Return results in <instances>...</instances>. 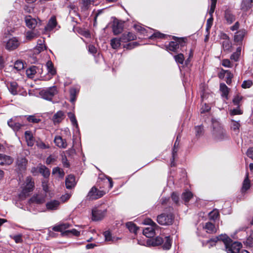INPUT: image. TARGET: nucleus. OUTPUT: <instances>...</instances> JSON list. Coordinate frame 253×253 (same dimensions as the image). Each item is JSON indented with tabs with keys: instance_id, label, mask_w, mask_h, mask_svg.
Here are the masks:
<instances>
[{
	"instance_id": "nucleus-18",
	"label": "nucleus",
	"mask_w": 253,
	"mask_h": 253,
	"mask_svg": "<svg viewBox=\"0 0 253 253\" xmlns=\"http://www.w3.org/2000/svg\"><path fill=\"white\" fill-rule=\"evenodd\" d=\"M253 5V0H242L240 8L244 11H248Z\"/></svg>"
},
{
	"instance_id": "nucleus-34",
	"label": "nucleus",
	"mask_w": 253,
	"mask_h": 253,
	"mask_svg": "<svg viewBox=\"0 0 253 253\" xmlns=\"http://www.w3.org/2000/svg\"><path fill=\"white\" fill-rule=\"evenodd\" d=\"M122 43V42L120 39L117 38L112 39L110 41V44L112 47L115 49L119 48Z\"/></svg>"
},
{
	"instance_id": "nucleus-59",
	"label": "nucleus",
	"mask_w": 253,
	"mask_h": 253,
	"mask_svg": "<svg viewBox=\"0 0 253 253\" xmlns=\"http://www.w3.org/2000/svg\"><path fill=\"white\" fill-rule=\"evenodd\" d=\"M253 85V82L251 80H248L244 81L242 84V87L243 88H248L252 86Z\"/></svg>"
},
{
	"instance_id": "nucleus-19",
	"label": "nucleus",
	"mask_w": 253,
	"mask_h": 253,
	"mask_svg": "<svg viewBox=\"0 0 253 253\" xmlns=\"http://www.w3.org/2000/svg\"><path fill=\"white\" fill-rule=\"evenodd\" d=\"M76 184L75 177L73 175H69L65 180V185L67 189H71Z\"/></svg>"
},
{
	"instance_id": "nucleus-20",
	"label": "nucleus",
	"mask_w": 253,
	"mask_h": 253,
	"mask_svg": "<svg viewBox=\"0 0 253 253\" xmlns=\"http://www.w3.org/2000/svg\"><path fill=\"white\" fill-rule=\"evenodd\" d=\"M59 205L60 202L58 200H51L46 204V207L49 211H54L57 210Z\"/></svg>"
},
{
	"instance_id": "nucleus-8",
	"label": "nucleus",
	"mask_w": 253,
	"mask_h": 253,
	"mask_svg": "<svg viewBox=\"0 0 253 253\" xmlns=\"http://www.w3.org/2000/svg\"><path fill=\"white\" fill-rule=\"evenodd\" d=\"M106 212V210L101 208H94L92 210V219L94 221L102 219Z\"/></svg>"
},
{
	"instance_id": "nucleus-28",
	"label": "nucleus",
	"mask_w": 253,
	"mask_h": 253,
	"mask_svg": "<svg viewBox=\"0 0 253 253\" xmlns=\"http://www.w3.org/2000/svg\"><path fill=\"white\" fill-rule=\"evenodd\" d=\"M113 32L115 35L121 33L123 31L122 24L118 22H114L113 25Z\"/></svg>"
},
{
	"instance_id": "nucleus-54",
	"label": "nucleus",
	"mask_w": 253,
	"mask_h": 253,
	"mask_svg": "<svg viewBox=\"0 0 253 253\" xmlns=\"http://www.w3.org/2000/svg\"><path fill=\"white\" fill-rule=\"evenodd\" d=\"M228 87L224 84H220V90L222 92V95L227 96L228 94Z\"/></svg>"
},
{
	"instance_id": "nucleus-63",
	"label": "nucleus",
	"mask_w": 253,
	"mask_h": 253,
	"mask_svg": "<svg viewBox=\"0 0 253 253\" xmlns=\"http://www.w3.org/2000/svg\"><path fill=\"white\" fill-rule=\"evenodd\" d=\"M103 9L98 10L96 12H93L94 25L96 23L97 17L103 13Z\"/></svg>"
},
{
	"instance_id": "nucleus-4",
	"label": "nucleus",
	"mask_w": 253,
	"mask_h": 253,
	"mask_svg": "<svg viewBox=\"0 0 253 253\" xmlns=\"http://www.w3.org/2000/svg\"><path fill=\"white\" fill-rule=\"evenodd\" d=\"M24 185L22 191L19 195V198L21 200L24 199L29 195V193L33 191L34 187V182L31 176H28Z\"/></svg>"
},
{
	"instance_id": "nucleus-41",
	"label": "nucleus",
	"mask_w": 253,
	"mask_h": 253,
	"mask_svg": "<svg viewBox=\"0 0 253 253\" xmlns=\"http://www.w3.org/2000/svg\"><path fill=\"white\" fill-rule=\"evenodd\" d=\"M240 127V124L239 121H236L233 120H231V128L235 132H239V130Z\"/></svg>"
},
{
	"instance_id": "nucleus-58",
	"label": "nucleus",
	"mask_w": 253,
	"mask_h": 253,
	"mask_svg": "<svg viewBox=\"0 0 253 253\" xmlns=\"http://www.w3.org/2000/svg\"><path fill=\"white\" fill-rule=\"evenodd\" d=\"M133 27L135 30L140 32L142 34H145L146 30L140 24H134Z\"/></svg>"
},
{
	"instance_id": "nucleus-6",
	"label": "nucleus",
	"mask_w": 253,
	"mask_h": 253,
	"mask_svg": "<svg viewBox=\"0 0 253 253\" xmlns=\"http://www.w3.org/2000/svg\"><path fill=\"white\" fill-rule=\"evenodd\" d=\"M19 119L17 117H15L7 121L8 126L15 132L19 130L24 126V124L20 123Z\"/></svg>"
},
{
	"instance_id": "nucleus-10",
	"label": "nucleus",
	"mask_w": 253,
	"mask_h": 253,
	"mask_svg": "<svg viewBox=\"0 0 253 253\" xmlns=\"http://www.w3.org/2000/svg\"><path fill=\"white\" fill-rule=\"evenodd\" d=\"M25 21L27 27L31 29H35L38 24H40V20L39 19L34 18L30 15L25 17Z\"/></svg>"
},
{
	"instance_id": "nucleus-64",
	"label": "nucleus",
	"mask_w": 253,
	"mask_h": 253,
	"mask_svg": "<svg viewBox=\"0 0 253 253\" xmlns=\"http://www.w3.org/2000/svg\"><path fill=\"white\" fill-rule=\"evenodd\" d=\"M242 96H241L240 95L236 96L233 100V102L234 104L235 105L239 106V104L240 102L241 101V100H242Z\"/></svg>"
},
{
	"instance_id": "nucleus-7",
	"label": "nucleus",
	"mask_w": 253,
	"mask_h": 253,
	"mask_svg": "<svg viewBox=\"0 0 253 253\" xmlns=\"http://www.w3.org/2000/svg\"><path fill=\"white\" fill-rule=\"evenodd\" d=\"M105 194L103 190H99L96 187H93L89 191L87 198L89 200H96L102 197Z\"/></svg>"
},
{
	"instance_id": "nucleus-35",
	"label": "nucleus",
	"mask_w": 253,
	"mask_h": 253,
	"mask_svg": "<svg viewBox=\"0 0 253 253\" xmlns=\"http://www.w3.org/2000/svg\"><path fill=\"white\" fill-rule=\"evenodd\" d=\"M57 23L55 17H51L48 21L45 29L48 31L52 30L56 26Z\"/></svg>"
},
{
	"instance_id": "nucleus-43",
	"label": "nucleus",
	"mask_w": 253,
	"mask_h": 253,
	"mask_svg": "<svg viewBox=\"0 0 253 253\" xmlns=\"http://www.w3.org/2000/svg\"><path fill=\"white\" fill-rule=\"evenodd\" d=\"M164 242L163 249L165 250L169 249L171 246V241L169 237H165L164 239Z\"/></svg>"
},
{
	"instance_id": "nucleus-21",
	"label": "nucleus",
	"mask_w": 253,
	"mask_h": 253,
	"mask_svg": "<svg viewBox=\"0 0 253 253\" xmlns=\"http://www.w3.org/2000/svg\"><path fill=\"white\" fill-rule=\"evenodd\" d=\"M7 86L9 91L12 94L16 95L18 93V91L19 90V87L16 82H10L7 84Z\"/></svg>"
},
{
	"instance_id": "nucleus-9",
	"label": "nucleus",
	"mask_w": 253,
	"mask_h": 253,
	"mask_svg": "<svg viewBox=\"0 0 253 253\" xmlns=\"http://www.w3.org/2000/svg\"><path fill=\"white\" fill-rule=\"evenodd\" d=\"M56 87L54 86L49 87L48 89L42 90L41 92V95L44 99L51 100L52 97L56 94Z\"/></svg>"
},
{
	"instance_id": "nucleus-44",
	"label": "nucleus",
	"mask_w": 253,
	"mask_h": 253,
	"mask_svg": "<svg viewBox=\"0 0 253 253\" xmlns=\"http://www.w3.org/2000/svg\"><path fill=\"white\" fill-rule=\"evenodd\" d=\"M44 42V41L43 39L38 40L36 49L38 50L39 52L46 49V46L43 44Z\"/></svg>"
},
{
	"instance_id": "nucleus-3",
	"label": "nucleus",
	"mask_w": 253,
	"mask_h": 253,
	"mask_svg": "<svg viewBox=\"0 0 253 253\" xmlns=\"http://www.w3.org/2000/svg\"><path fill=\"white\" fill-rule=\"evenodd\" d=\"M144 224L149 225V226L143 229V234L147 238L153 237L155 235L156 230H158L159 226L150 218L146 219L144 221Z\"/></svg>"
},
{
	"instance_id": "nucleus-45",
	"label": "nucleus",
	"mask_w": 253,
	"mask_h": 253,
	"mask_svg": "<svg viewBox=\"0 0 253 253\" xmlns=\"http://www.w3.org/2000/svg\"><path fill=\"white\" fill-rule=\"evenodd\" d=\"M27 120L29 123H32L33 124H37L41 121V119L39 117L35 115H31L28 116Z\"/></svg>"
},
{
	"instance_id": "nucleus-49",
	"label": "nucleus",
	"mask_w": 253,
	"mask_h": 253,
	"mask_svg": "<svg viewBox=\"0 0 253 253\" xmlns=\"http://www.w3.org/2000/svg\"><path fill=\"white\" fill-rule=\"evenodd\" d=\"M80 233L79 231H77L76 229H73L72 230H66L62 233L63 236H68L70 234H73L76 236H79Z\"/></svg>"
},
{
	"instance_id": "nucleus-56",
	"label": "nucleus",
	"mask_w": 253,
	"mask_h": 253,
	"mask_svg": "<svg viewBox=\"0 0 253 253\" xmlns=\"http://www.w3.org/2000/svg\"><path fill=\"white\" fill-rule=\"evenodd\" d=\"M52 173L58 174V176L61 177H63L64 175V172L63 170L58 167L55 168L53 169Z\"/></svg>"
},
{
	"instance_id": "nucleus-37",
	"label": "nucleus",
	"mask_w": 253,
	"mask_h": 253,
	"mask_svg": "<svg viewBox=\"0 0 253 253\" xmlns=\"http://www.w3.org/2000/svg\"><path fill=\"white\" fill-rule=\"evenodd\" d=\"M79 89L78 88L72 87L70 90V101L74 103L76 100V96L78 93Z\"/></svg>"
},
{
	"instance_id": "nucleus-51",
	"label": "nucleus",
	"mask_w": 253,
	"mask_h": 253,
	"mask_svg": "<svg viewBox=\"0 0 253 253\" xmlns=\"http://www.w3.org/2000/svg\"><path fill=\"white\" fill-rule=\"evenodd\" d=\"M178 139H179V136L178 135L177 136L176 140L174 143V148H173V149L172 151V161H174L175 156L176 155V153L177 151V149H178V145H179V141L178 140Z\"/></svg>"
},
{
	"instance_id": "nucleus-42",
	"label": "nucleus",
	"mask_w": 253,
	"mask_h": 253,
	"mask_svg": "<svg viewBox=\"0 0 253 253\" xmlns=\"http://www.w3.org/2000/svg\"><path fill=\"white\" fill-rule=\"evenodd\" d=\"M126 226L130 232L136 233L138 230L137 227L132 222H128L126 223Z\"/></svg>"
},
{
	"instance_id": "nucleus-17",
	"label": "nucleus",
	"mask_w": 253,
	"mask_h": 253,
	"mask_svg": "<svg viewBox=\"0 0 253 253\" xmlns=\"http://www.w3.org/2000/svg\"><path fill=\"white\" fill-rule=\"evenodd\" d=\"M246 34L247 31L244 29L239 30L235 34L234 37V41L236 42H241Z\"/></svg>"
},
{
	"instance_id": "nucleus-38",
	"label": "nucleus",
	"mask_w": 253,
	"mask_h": 253,
	"mask_svg": "<svg viewBox=\"0 0 253 253\" xmlns=\"http://www.w3.org/2000/svg\"><path fill=\"white\" fill-rule=\"evenodd\" d=\"M151 245L153 246H157L161 245L164 242V239L159 236L150 240Z\"/></svg>"
},
{
	"instance_id": "nucleus-61",
	"label": "nucleus",
	"mask_w": 253,
	"mask_h": 253,
	"mask_svg": "<svg viewBox=\"0 0 253 253\" xmlns=\"http://www.w3.org/2000/svg\"><path fill=\"white\" fill-rule=\"evenodd\" d=\"M211 110V107L209 105L205 104L201 108V113H204L209 112Z\"/></svg>"
},
{
	"instance_id": "nucleus-14",
	"label": "nucleus",
	"mask_w": 253,
	"mask_h": 253,
	"mask_svg": "<svg viewBox=\"0 0 253 253\" xmlns=\"http://www.w3.org/2000/svg\"><path fill=\"white\" fill-rule=\"evenodd\" d=\"M224 19L228 24H232L236 20V16L232 11L229 9H226L224 14Z\"/></svg>"
},
{
	"instance_id": "nucleus-31",
	"label": "nucleus",
	"mask_w": 253,
	"mask_h": 253,
	"mask_svg": "<svg viewBox=\"0 0 253 253\" xmlns=\"http://www.w3.org/2000/svg\"><path fill=\"white\" fill-rule=\"evenodd\" d=\"M222 234L220 235L215 237L214 238H211L210 240L207 242V244L209 245V248H211L215 245L217 241H222L223 242V237H221Z\"/></svg>"
},
{
	"instance_id": "nucleus-1",
	"label": "nucleus",
	"mask_w": 253,
	"mask_h": 253,
	"mask_svg": "<svg viewBox=\"0 0 253 253\" xmlns=\"http://www.w3.org/2000/svg\"><path fill=\"white\" fill-rule=\"evenodd\" d=\"M211 138L214 142H220L228 140L229 136L220 123L212 121Z\"/></svg>"
},
{
	"instance_id": "nucleus-26",
	"label": "nucleus",
	"mask_w": 253,
	"mask_h": 253,
	"mask_svg": "<svg viewBox=\"0 0 253 253\" xmlns=\"http://www.w3.org/2000/svg\"><path fill=\"white\" fill-rule=\"evenodd\" d=\"M39 35V32L37 30L28 31L25 33L26 39L28 41H31L36 38Z\"/></svg>"
},
{
	"instance_id": "nucleus-30",
	"label": "nucleus",
	"mask_w": 253,
	"mask_h": 253,
	"mask_svg": "<svg viewBox=\"0 0 253 253\" xmlns=\"http://www.w3.org/2000/svg\"><path fill=\"white\" fill-rule=\"evenodd\" d=\"M46 67L48 71V74L53 76L56 74V70L54 67L53 64L50 60H48L46 63Z\"/></svg>"
},
{
	"instance_id": "nucleus-52",
	"label": "nucleus",
	"mask_w": 253,
	"mask_h": 253,
	"mask_svg": "<svg viewBox=\"0 0 253 253\" xmlns=\"http://www.w3.org/2000/svg\"><path fill=\"white\" fill-rule=\"evenodd\" d=\"M211 7L209 13L210 15V17H213V13L215 8L217 0H211Z\"/></svg>"
},
{
	"instance_id": "nucleus-55",
	"label": "nucleus",
	"mask_w": 253,
	"mask_h": 253,
	"mask_svg": "<svg viewBox=\"0 0 253 253\" xmlns=\"http://www.w3.org/2000/svg\"><path fill=\"white\" fill-rule=\"evenodd\" d=\"M24 67L23 63L21 61H17L15 62L14 68L17 71H21Z\"/></svg>"
},
{
	"instance_id": "nucleus-16",
	"label": "nucleus",
	"mask_w": 253,
	"mask_h": 253,
	"mask_svg": "<svg viewBox=\"0 0 253 253\" xmlns=\"http://www.w3.org/2000/svg\"><path fill=\"white\" fill-rule=\"evenodd\" d=\"M55 145L60 148L65 149L67 146L66 139H63L61 136L57 135L54 139Z\"/></svg>"
},
{
	"instance_id": "nucleus-48",
	"label": "nucleus",
	"mask_w": 253,
	"mask_h": 253,
	"mask_svg": "<svg viewBox=\"0 0 253 253\" xmlns=\"http://www.w3.org/2000/svg\"><path fill=\"white\" fill-rule=\"evenodd\" d=\"M36 73L37 67L36 66H33L26 70V74L30 78H33V75H34Z\"/></svg>"
},
{
	"instance_id": "nucleus-25",
	"label": "nucleus",
	"mask_w": 253,
	"mask_h": 253,
	"mask_svg": "<svg viewBox=\"0 0 253 253\" xmlns=\"http://www.w3.org/2000/svg\"><path fill=\"white\" fill-rule=\"evenodd\" d=\"M70 226V224L68 223H62L53 227V230L57 232H62V234L65 232L66 229H68Z\"/></svg>"
},
{
	"instance_id": "nucleus-47",
	"label": "nucleus",
	"mask_w": 253,
	"mask_h": 253,
	"mask_svg": "<svg viewBox=\"0 0 253 253\" xmlns=\"http://www.w3.org/2000/svg\"><path fill=\"white\" fill-rule=\"evenodd\" d=\"M219 212L217 210H213L209 213V218L211 220H215L219 216Z\"/></svg>"
},
{
	"instance_id": "nucleus-50",
	"label": "nucleus",
	"mask_w": 253,
	"mask_h": 253,
	"mask_svg": "<svg viewBox=\"0 0 253 253\" xmlns=\"http://www.w3.org/2000/svg\"><path fill=\"white\" fill-rule=\"evenodd\" d=\"M167 37V35L162 34L158 31L155 32L152 35L150 36V39H154L155 38L163 39Z\"/></svg>"
},
{
	"instance_id": "nucleus-22",
	"label": "nucleus",
	"mask_w": 253,
	"mask_h": 253,
	"mask_svg": "<svg viewBox=\"0 0 253 253\" xmlns=\"http://www.w3.org/2000/svg\"><path fill=\"white\" fill-rule=\"evenodd\" d=\"M45 201V198L42 195H37L33 196L29 200V204L36 203L40 204L43 203Z\"/></svg>"
},
{
	"instance_id": "nucleus-62",
	"label": "nucleus",
	"mask_w": 253,
	"mask_h": 253,
	"mask_svg": "<svg viewBox=\"0 0 253 253\" xmlns=\"http://www.w3.org/2000/svg\"><path fill=\"white\" fill-rule=\"evenodd\" d=\"M137 43L136 42H133L129 43L128 44H124L123 47H124V48L130 49L134 48L136 46H137Z\"/></svg>"
},
{
	"instance_id": "nucleus-11",
	"label": "nucleus",
	"mask_w": 253,
	"mask_h": 253,
	"mask_svg": "<svg viewBox=\"0 0 253 253\" xmlns=\"http://www.w3.org/2000/svg\"><path fill=\"white\" fill-rule=\"evenodd\" d=\"M179 44H181V46H183L185 45V42H183L181 39H177L175 41H171L169 43V45L166 46L167 50L175 52L179 48Z\"/></svg>"
},
{
	"instance_id": "nucleus-32",
	"label": "nucleus",
	"mask_w": 253,
	"mask_h": 253,
	"mask_svg": "<svg viewBox=\"0 0 253 253\" xmlns=\"http://www.w3.org/2000/svg\"><path fill=\"white\" fill-rule=\"evenodd\" d=\"M250 188V182L249 179V174L247 173L246 177L243 182V185L242 188V192H245Z\"/></svg>"
},
{
	"instance_id": "nucleus-29",
	"label": "nucleus",
	"mask_w": 253,
	"mask_h": 253,
	"mask_svg": "<svg viewBox=\"0 0 253 253\" xmlns=\"http://www.w3.org/2000/svg\"><path fill=\"white\" fill-rule=\"evenodd\" d=\"M64 113L62 111H58L53 116L52 120L54 124L60 123L64 119Z\"/></svg>"
},
{
	"instance_id": "nucleus-2",
	"label": "nucleus",
	"mask_w": 253,
	"mask_h": 253,
	"mask_svg": "<svg viewBox=\"0 0 253 253\" xmlns=\"http://www.w3.org/2000/svg\"><path fill=\"white\" fill-rule=\"evenodd\" d=\"M223 237V243L225 247V251L227 253H249L246 250H242V244L239 242L233 241L227 235H222Z\"/></svg>"
},
{
	"instance_id": "nucleus-40",
	"label": "nucleus",
	"mask_w": 253,
	"mask_h": 253,
	"mask_svg": "<svg viewBox=\"0 0 253 253\" xmlns=\"http://www.w3.org/2000/svg\"><path fill=\"white\" fill-rule=\"evenodd\" d=\"M68 117L70 119L72 125L75 126L77 128H78L79 126L78 122L74 114L72 112H69L68 113Z\"/></svg>"
},
{
	"instance_id": "nucleus-53",
	"label": "nucleus",
	"mask_w": 253,
	"mask_h": 253,
	"mask_svg": "<svg viewBox=\"0 0 253 253\" xmlns=\"http://www.w3.org/2000/svg\"><path fill=\"white\" fill-rule=\"evenodd\" d=\"M175 61L179 64H182L184 62V57L182 53L178 54L174 56Z\"/></svg>"
},
{
	"instance_id": "nucleus-27",
	"label": "nucleus",
	"mask_w": 253,
	"mask_h": 253,
	"mask_svg": "<svg viewBox=\"0 0 253 253\" xmlns=\"http://www.w3.org/2000/svg\"><path fill=\"white\" fill-rule=\"evenodd\" d=\"M203 227L206 232L209 233H213L216 231L214 224L211 222L206 223Z\"/></svg>"
},
{
	"instance_id": "nucleus-13",
	"label": "nucleus",
	"mask_w": 253,
	"mask_h": 253,
	"mask_svg": "<svg viewBox=\"0 0 253 253\" xmlns=\"http://www.w3.org/2000/svg\"><path fill=\"white\" fill-rule=\"evenodd\" d=\"M28 160L24 157H19L16 161L17 168L21 171L24 170L26 169Z\"/></svg>"
},
{
	"instance_id": "nucleus-33",
	"label": "nucleus",
	"mask_w": 253,
	"mask_h": 253,
	"mask_svg": "<svg viewBox=\"0 0 253 253\" xmlns=\"http://www.w3.org/2000/svg\"><path fill=\"white\" fill-rule=\"evenodd\" d=\"M39 171L44 177L47 178L50 174L49 170L44 166L40 165L39 167Z\"/></svg>"
},
{
	"instance_id": "nucleus-24",
	"label": "nucleus",
	"mask_w": 253,
	"mask_h": 253,
	"mask_svg": "<svg viewBox=\"0 0 253 253\" xmlns=\"http://www.w3.org/2000/svg\"><path fill=\"white\" fill-rule=\"evenodd\" d=\"M13 162V159L10 156L0 154V165H10Z\"/></svg>"
},
{
	"instance_id": "nucleus-12",
	"label": "nucleus",
	"mask_w": 253,
	"mask_h": 253,
	"mask_svg": "<svg viewBox=\"0 0 253 253\" xmlns=\"http://www.w3.org/2000/svg\"><path fill=\"white\" fill-rule=\"evenodd\" d=\"M19 44L20 42L18 39L15 37H13L9 39L7 42L5 48L8 50H13L16 49L19 45Z\"/></svg>"
},
{
	"instance_id": "nucleus-57",
	"label": "nucleus",
	"mask_w": 253,
	"mask_h": 253,
	"mask_svg": "<svg viewBox=\"0 0 253 253\" xmlns=\"http://www.w3.org/2000/svg\"><path fill=\"white\" fill-rule=\"evenodd\" d=\"M243 113L242 111L240 109L239 106H237V108L231 109L230 110V115L231 116H234L236 115H241Z\"/></svg>"
},
{
	"instance_id": "nucleus-39",
	"label": "nucleus",
	"mask_w": 253,
	"mask_h": 253,
	"mask_svg": "<svg viewBox=\"0 0 253 253\" xmlns=\"http://www.w3.org/2000/svg\"><path fill=\"white\" fill-rule=\"evenodd\" d=\"M222 49L224 51H230L232 43L230 41H223L222 42Z\"/></svg>"
},
{
	"instance_id": "nucleus-46",
	"label": "nucleus",
	"mask_w": 253,
	"mask_h": 253,
	"mask_svg": "<svg viewBox=\"0 0 253 253\" xmlns=\"http://www.w3.org/2000/svg\"><path fill=\"white\" fill-rule=\"evenodd\" d=\"M195 134L197 137H200L204 133V126L203 125L197 126L195 127Z\"/></svg>"
},
{
	"instance_id": "nucleus-5",
	"label": "nucleus",
	"mask_w": 253,
	"mask_h": 253,
	"mask_svg": "<svg viewBox=\"0 0 253 253\" xmlns=\"http://www.w3.org/2000/svg\"><path fill=\"white\" fill-rule=\"evenodd\" d=\"M173 216L172 214L163 213L157 216V222L162 225H169L172 223Z\"/></svg>"
},
{
	"instance_id": "nucleus-23",
	"label": "nucleus",
	"mask_w": 253,
	"mask_h": 253,
	"mask_svg": "<svg viewBox=\"0 0 253 253\" xmlns=\"http://www.w3.org/2000/svg\"><path fill=\"white\" fill-rule=\"evenodd\" d=\"M25 137L27 145L29 146H33L35 143V139L30 131H26L25 132Z\"/></svg>"
},
{
	"instance_id": "nucleus-15",
	"label": "nucleus",
	"mask_w": 253,
	"mask_h": 253,
	"mask_svg": "<svg viewBox=\"0 0 253 253\" xmlns=\"http://www.w3.org/2000/svg\"><path fill=\"white\" fill-rule=\"evenodd\" d=\"M94 0H81L80 1L81 11H86L91 5H94Z\"/></svg>"
},
{
	"instance_id": "nucleus-60",
	"label": "nucleus",
	"mask_w": 253,
	"mask_h": 253,
	"mask_svg": "<svg viewBox=\"0 0 253 253\" xmlns=\"http://www.w3.org/2000/svg\"><path fill=\"white\" fill-rule=\"evenodd\" d=\"M104 236L105 238L106 241H113L114 239L112 238L111 234L109 231H106L104 232Z\"/></svg>"
},
{
	"instance_id": "nucleus-36",
	"label": "nucleus",
	"mask_w": 253,
	"mask_h": 253,
	"mask_svg": "<svg viewBox=\"0 0 253 253\" xmlns=\"http://www.w3.org/2000/svg\"><path fill=\"white\" fill-rule=\"evenodd\" d=\"M193 196V194L189 190H186L182 194V198L185 203H188Z\"/></svg>"
}]
</instances>
